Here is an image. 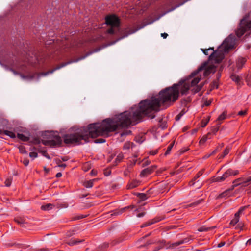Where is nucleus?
I'll list each match as a JSON object with an SVG mask.
<instances>
[{
    "instance_id": "nucleus-3",
    "label": "nucleus",
    "mask_w": 251,
    "mask_h": 251,
    "mask_svg": "<svg viewBox=\"0 0 251 251\" xmlns=\"http://www.w3.org/2000/svg\"><path fill=\"white\" fill-rule=\"evenodd\" d=\"M105 23L110 27L107 30V33L110 35H118L120 30V21L115 15H108L105 17Z\"/></svg>"
},
{
    "instance_id": "nucleus-27",
    "label": "nucleus",
    "mask_w": 251,
    "mask_h": 251,
    "mask_svg": "<svg viewBox=\"0 0 251 251\" xmlns=\"http://www.w3.org/2000/svg\"><path fill=\"white\" fill-rule=\"evenodd\" d=\"M202 201V199L199 200L193 203H192L188 205V207H195L200 204Z\"/></svg>"
},
{
    "instance_id": "nucleus-26",
    "label": "nucleus",
    "mask_w": 251,
    "mask_h": 251,
    "mask_svg": "<svg viewBox=\"0 0 251 251\" xmlns=\"http://www.w3.org/2000/svg\"><path fill=\"white\" fill-rule=\"evenodd\" d=\"M186 111L183 109L181 111L176 117L175 119L176 121H178L180 119L181 117L185 113Z\"/></svg>"
},
{
    "instance_id": "nucleus-31",
    "label": "nucleus",
    "mask_w": 251,
    "mask_h": 251,
    "mask_svg": "<svg viewBox=\"0 0 251 251\" xmlns=\"http://www.w3.org/2000/svg\"><path fill=\"white\" fill-rule=\"evenodd\" d=\"M36 60H37V63L40 65L42 64L45 60V59L44 58H43L42 57H36Z\"/></svg>"
},
{
    "instance_id": "nucleus-8",
    "label": "nucleus",
    "mask_w": 251,
    "mask_h": 251,
    "mask_svg": "<svg viewBox=\"0 0 251 251\" xmlns=\"http://www.w3.org/2000/svg\"><path fill=\"white\" fill-rule=\"evenodd\" d=\"M237 186H238V184L233 185L230 188H229V189L226 190V191H225L224 192H223V193H222L220 195H219V196L217 197V198L218 199L223 198H226L230 196V192L232 191L234 189V188Z\"/></svg>"
},
{
    "instance_id": "nucleus-36",
    "label": "nucleus",
    "mask_w": 251,
    "mask_h": 251,
    "mask_svg": "<svg viewBox=\"0 0 251 251\" xmlns=\"http://www.w3.org/2000/svg\"><path fill=\"white\" fill-rule=\"evenodd\" d=\"M191 100V99L190 97H187L186 98L184 99L182 101V104L184 105V106L186 105V104L189 102Z\"/></svg>"
},
{
    "instance_id": "nucleus-25",
    "label": "nucleus",
    "mask_w": 251,
    "mask_h": 251,
    "mask_svg": "<svg viewBox=\"0 0 251 251\" xmlns=\"http://www.w3.org/2000/svg\"><path fill=\"white\" fill-rule=\"evenodd\" d=\"M231 78L233 81L237 82V83H239L240 82V78L238 75H232L231 76Z\"/></svg>"
},
{
    "instance_id": "nucleus-60",
    "label": "nucleus",
    "mask_w": 251,
    "mask_h": 251,
    "mask_svg": "<svg viewBox=\"0 0 251 251\" xmlns=\"http://www.w3.org/2000/svg\"><path fill=\"white\" fill-rule=\"evenodd\" d=\"M161 36L164 39L166 38L168 36V34L166 33H161Z\"/></svg>"
},
{
    "instance_id": "nucleus-1",
    "label": "nucleus",
    "mask_w": 251,
    "mask_h": 251,
    "mask_svg": "<svg viewBox=\"0 0 251 251\" xmlns=\"http://www.w3.org/2000/svg\"><path fill=\"white\" fill-rule=\"evenodd\" d=\"M152 96L150 99L143 100L138 106L116 115L112 119H105L101 123L91 124L87 128L82 127L65 134L63 137L64 143L79 145L82 140L89 142L90 137L107 136L110 132L135 125L144 116L153 119L155 117L154 113L159 110L160 106L167 105V95Z\"/></svg>"
},
{
    "instance_id": "nucleus-48",
    "label": "nucleus",
    "mask_w": 251,
    "mask_h": 251,
    "mask_svg": "<svg viewBox=\"0 0 251 251\" xmlns=\"http://www.w3.org/2000/svg\"><path fill=\"white\" fill-rule=\"evenodd\" d=\"M246 113H247V110L240 111L238 112V115H239L240 116H244L246 114Z\"/></svg>"
},
{
    "instance_id": "nucleus-39",
    "label": "nucleus",
    "mask_w": 251,
    "mask_h": 251,
    "mask_svg": "<svg viewBox=\"0 0 251 251\" xmlns=\"http://www.w3.org/2000/svg\"><path fill=\"white\" fill-rule=\"evenodd\" d=\"M37 153L36 152L33 151L29 153V156L33 159L36 158L37 157Z\"/></svg>"
},
{
    "instance_id": "nucleus-43",
    "label": "nucleus",
    "mask_w": 251,
    "mask_h": 251,
    "mask_svg": "<svg viewBox=\"0 0 251 251\" xmlns=\"http://www.w3.org/2000/svg\"><path fill=\"white\" fill-rule=\"evenodd\" d=\"M182 244L181 243V240L179 241H178V242H176L174 243H173L171 245V247H176L177 246H179L180 245Z\"/></svg>"
},
{
    "instance_id": "nucleus-21",
    "label": "nucleus",
    "mask_w": 251,
    "mask_h": 251,
    "mask_svg": "<svg viewBox=\"0 0 251 251\" xmlns=\"http://www.w3.org/2000/svg\"><path fill=\"white\" fill-rule=\"evenodd\" d=\"M215 228H216V226H211V227H208L202 226V227L199 228L198 229V230L200 232H203V231H207L211 230L212 229H214Z\"/></svg>"
},
{
    "instance_id": "nucleus-18",
    "label": "nucleus",
    "mask_w": 251,
    "mask_h": 251,
    "mask_svg": "<svg viewBox=\"0 0 251 251\" xmlns=\"http://www.w3.org/2000/svg\"><path fill=\"white\" fill-rule=\"evenodd\" d=\"M96 181V179H92L89 181H86L84 183V186L86 188H91L93 186V183Z\"/></svg>"
},
{
    "instance_id": "nucleus-46",
    "label": "nucleus",
    "mask_w": 251,
    "mask_h": 251,
    "mask_svg": "<svg viewBox=\"0 0 251 251\" xmlns=\"http://www.w3.org/2000/svg\"><path fill=\"white\" fill-rule=\"evenodd\" d=\"M243 180H244L243 178H238V179H236L235 180H234L233 183L237 182L238 183H240L241 182L243 181Z\"/></svg>"
},
{
    "instance_id": "nucleus-52",
    "label": "nucleus",
    "mask_w": 251,
    "mask_h": 251,
    "mask_svg": "<svg viewBox=\"0 0 251 251\" xmlns=\"http://www.w3.org/2000/svg\"><path fill=\"white\" fill-rule=\"evenodd\" d=\"M130 145H133V143H127V144H125V146H124V148L125 149H129L130 147Z\"/></svg>"
},
{
    "instance_id": "nucleus-34",
    "label": "nucleus",
    "mask_w": 251,
    "mask_h": 251,
    "mask_svg": "<svg viewBox=\"0 0 251 251\" xmlns=\"http://www.w3.org/2000/svg\"><path fill=\"white\" fill-rule=\"evenodd\" d=\"M210 120V117H209L207 120L204 121V120H202L201 122V126L202 127H204L207 125V123Z\"/></svg>"
},
{
    "instance_id": "nucleus-54",
    "label": "nucleus",
    "mask_w": 251,
    "mask_h": 251,
    "mask_svg": "<svg viewBox=\"0 0 251 251\" xmlns=\"http://www.w3.org/2000/svg\"><path fill=\"white\" fill-rule=\"evenodd\" d=\"M21 76L22 78H29V79H31L32 78L33 76H25L23 75H21Z\"/></svg>"
},
{
    "instance_id": "nucleus-55",
    "label": "nucleus",
    "mask_w": 251,
    "mask_h": 251,
    "mask_svg": "<svg viewBox=\"0 0 251 251\" xmlns=\"http://www.w3.org/2000/svg\"><path fill=\"white\" fill-rule=\"evenodd\" d=\"M131 133V131H126V132H124L123 133H121V136H124V135H127L129 133Z\"/></svg>"
},
{
    "instance_id": "nucleus-22",
    "label": "nucleus",
    "mask_w": 251,
    "mask_h": 251,
    "mask_svg": "<svg viewBox=\"0 0 251 251\" xmlns=\"http://www.w3.org/2000/svg\"><path fill=\"white\" fill-rule=\"evenodd\" d=\"M137 196L139 198L141 201H145L148 198L147 194L144 193H138Z\"/></svg>"
},
{
    "instance_id": "nucleus-5",
    "label": "nucleus",
    "mask_w": 251,
    "mask_h": 251,
    "mask_svg": "<svg viewBox=\"0 0 251 251\" xmlns=\"http://www.w3.org/2000/svg\"><path fill=\"white\" fill-rule=\"evenodd\" d=\"M48 146L50 147L59 146L62 143V140L57 132L48 131Z\"/></svg>"
},
{
    "instance_id": "nucleus-35",
    "label": "nucleus",
    "mask_w": 251,
    "mask_h": 251,
    "mask_svg": "<svg viewBox=\"0 0 251 251\" xmlns=\"http://www.w3.org/2000/svg\"><path fill=\"white\" fill-rule=\"evenodd\" d=\"M123 212H121V209H116L113 211V213L111 214V215H121Z\"/></svg>"
},
{
    "instance_id": "nucleus-57",
    "label": "nucleus",
    "mask_w": 251,
    "mask_h": 251,
    "mask_svg": "<svg viewBox=\"0 0 251 251\" xmlns=\"http://www.w3.org/2000/svg\"><path fill=\"white\" fill-rule=\"evenodd\" d=\"M129 209V207L126 206L123 208H121V212H124L126 210Z\"/></svg>"
},
{
    "instance_id": "nucleus-42",
    "label": "nucleus",
    "mask_w": 251,
    "mask_h": 251,
    "mask_svg": "<svg viewBox=\"0 0 251 251\" xmlns=\"http://www.w3.org/2000/svg\"><path fill=\"white\" fill-rule=\"evenodd\" d=\"M94 142L96 143H102L105 142V140L104 139L100 138L96 139Z\"/></svg>"
},
{
    "instance_id": "nucleus-23",
    "label": "nucleus",
    "mask_w": 251,
    "mask_h": 251,
    "mask_svg": "<svg viewBox=\"0 0 251 251\" xmlns=\"http://www.w3.org/2000/svg\"><path fill=\"white\" fill-rule=\"evenodd\" d=\"M19 152L22 154H27L25 148L24 146H19L18 147Z\"/></svg>"
},
{
    "instance_id": "nucleus-47",
    "label": "nucleus",
    "mask_w": 251,
    "mask_h": 251,
    "mask_svg": "<svg viewBox=\"0 0 251 251\" xmlns=\"http://www.w3.org/2000/svg\"><path fill=\"white\" fill-rule=\"evenodd\" d=\"M72 62H73V61L68 62L65 63H63V64H62L61 66H59V67H57V68L55 69V70H56V69H59V68H61V67H64V66H65V65H67V64H69V63H72Z\"/></svg>"
},
{
    "instance_id": "nucleus-45",
    "label": "nucleus",
    "mask_w": 251,
    "mask_h": 251,
    "mask_svg": "<svg viewBox=\"0 0 251 251\" xmlns=\"http://www.w3.org/2000/svg\"><path fill=\"white\" fill-rule=\"evenodd\" d=\"M75 234V232L74 231H68L67 232V234H66V236L68 237H70L72 236H73V235Z\"/></svg>"
},
{
    "instance_id": "nucleus-4",
    "label": "nucleus",
    "mask_w": 251,
    "mask_h": 251,
    "mask_svg": "<svg viewBox=\"0 0 251 251\" xmlns=\"http://www.w3.org/2000/svg\"><path fill=\"white\" fill-rule=\"evenodd\" d=\"M251 31V20L249 16H245L240 21L238 28L236 31V34L238 37H241L246 32Z\"/></svg>"
},
{
    "instance_id": "nucleus-12",
    "label": "nucleus",
    "mask_w": 251,
    "mask_h": 251,
    "mask_svg": "<svg viewBox=\"0 0 251 251\" xmlns=\"http://www.w3.org/2000/svg\"><path fill=\"white\" fill-rule=\"evenodd\" d=\"M0 134H4L7 136H8L11 138H16V135L14 132L12 131H10L7 130H4L3 131L0 130Z\"/></svg>"
},
{
    "instance_id": "nucleus-11",
    "label": "nucleus",
    "mask_w": 251,
    "mask_h": 251,
    "mask_svg": "<svg viewBox=\"0 0 251 251\" xmlns=\"http://www.w3.org/2000/svg\"><path fill=\"white\" fill-rule=\"evenodd\" d=\"M161 220V219L159 217H157V218H154L152 220H151L147 222H146L145 223L142 224L141 226V228H144L145 227H146V226H149L151 225H152L153 224H155L160 221Z\"/></svg>"
},
{
    "instance_id": "nucleus-24",
    "label": "nucleus",
    "mask_w": 251,
    "mask_h": 251,
    "mask_svg": "<svg viewBox=\"0 0 251 251\" xmlns=\"http://www.w3.org/2000/svg\"><path fill=\"white\" fill-rule=\"evenodd\" d=\"M175 141H173L172 143H171L167 148V149L165 153V155H167L170 153V151H171L174 145Z\"/></svg>"
},
{
    "instance_id": "nucleus-58",
    "label": "nucleus",
    "mask_w": 251,
    "mask_h": 251,
    "mask_svg": "<svg viewBox=\"0 0 251 251\" xmlns=\"http://www.w3.org/2000/svg\"><path fill=\"white\" fill-rule=\"evenodd\" d=\"M111 172L109 170H105V172H104V175L106 176H109Z\"/></svg>"
},
{
    "instance_id": "nucleus-7",
    "label": "nucleus",
    "mask_w": 251,
    "mask_h": 251,
    "mask_svg": "<svg viewBox=\"0 0 251 251\" xmlns=\"http://www.w3.org/2000/svg\"><path fill=\"white\" fill-rule=\"evenodd\" d=\"M233 174V170L232 169L227 170L221 176H218L212 179L213 182H222L226 180V178L229 176H232Z\"/></svg>"
},
{
    "instance_id": "nucleus-6",
    "label": "nucleus",
    "mask_w": 251,
    "mask_h": 251,
    "mask_svg": "<svg viewBox=\"0 0 251 251\" xmlns=\"http://www.w3.org/2000/svg\"><path fill=\"white\" fill-rule=\"evenodd\" d=\"M17 137L20 139L21 140L25 142H29V143L34 144H39L41 143V140L39 138L37 137H30L28 136H26L23 134L18 133ZM43 144L44 145H47V141L46 140H41Z\"/></svg>"
},
{
    "instance_id": "nucleus-51",
    "label": "nucleus",
    "mask_w": 251,
    "mask_h": 251,
    "mask_svg": "<svg viewBox=\"0 0 251 251\" xmlns=\"http://www.w3.org/2000/svg\"><path fill=\"white\" fill-rule=\"evenodd\" d=\"M245 209V207L241 208L235 214H238V216H240V214L243 212V211Z\"/></svg>"
},
{
    "instance_id": "nucleus-19",
    "label": "nucleus",
    "mask_w": 251,
    "mask_h": 251,
    "mask_svg": "<svg viewBox=\"0 0 251 251\" xmlns=\"http://www.w3.org/2000/svg\"><path fill=\"white\" fill-rule=\"evenodd\" d=\"M226 115L227 113L225 111L221 115H220L216 120L218 123H221L222 121L225 119L226 117Z\"/></svg>"
},
{
    "instance_id": "nucleus-62",
    "label": "nucleus",
    "mask_w": 251,
    "mask_h": 251,
    "mask_svg": "<svg viewBox=\"0 0 251 251\" xmlns=\"http://www.w3.org/2000/svg\"><path fill=\"white\" fill-rule=\"evenodd\" d=\"M144 215H145V213H139L138 214H137V216L138 217L140 218V217H143L144 216Z\"/></svg>"
},
{
    "instance_id": "nucleus-38",
    "label": "nucleus",
    "mask_w": 251,
    "mask_h": 251,
    "mask_svg": "<svg viewBox=\"0 0 251 251\" xmlns=\"http://www.w3.org/2000/svg\"><path fill=\"white\" fill-rule=\"evenodd\" d=\"M109 246L108 243H104L100 246V248H101L102 251H104L105 249L107 248Z\"/></svg>"
},
{
    "instance_id": "nucleus-50",
    "label": "nucleus",
    "mask_w": 251,
    "mask_h": 251,
    "mask_svg": "<svg viewBox=\"0 0 251 251\" xmlns=\"http://www.w3.org/2000/svg\"><path fill=\"white\" fill-rule=\"evenodd\" d=\"M150 163V161H148V160H146L145 161V162H144L142 164V167H145L148 165H149Z\"/></svg>"
},
{
    "instance_id": "nucleus-41",
    "label": "nucleus",
    "mask_w": 251,
    "mask_h": 251,
    "mask_svg": "<svg viewBox=\"0 0 251 251\" xmlns=\"http://www.w3.org/2000/svg\"><path fill=\"white\" fill-rule=\"evenodd\" d=\"M21 161L25 166H27L29 164V160L27 158H24Z\"/></svg>"
},
{
    "instance_id": "nucleus-59",
    "label": "nucleus",
    "mask_w": 251,
    "mask_h": 251,
    "mask_svg": "<svg viewBox=\"0 0 251 251\" xmlns=\"http://www.w3.org/2000/svg\"><path fill=\"white\" fill-rule=\"evenodd\" d=\"M236 229L240 228L241 230L243 229V227L241 224V223H239L237 225V226L236 227Z\"/></svg>"
},
{
    "instance_id": "nucleus-32",
    "label": "nucleus",
    "mask_w": 251,
    "mask_h": 251,
    "mask_svg": "<svg viewBox=\"0 0 251 251\" xmlns=\"http://www.w3.org/2000/svg\"><path fill=\"white\" fill-rule=\"evenodd\" d=\"M210 133H209L207 135L203 136L202 138L200 140L199 143L200 144H203L204 143L206 140L208 139V135L210 134Z\"/></svg>"
},
{
    "instance_id": "nucleus-2",
    "label": "nucleus",
    "mask_w": 251,
    "mask_h": 251,
    "mask_svg": "<svg viewBox=\"0 0 251 251\" xmlns=\"http://www.w3.org/2000/svg\"><path fill=\"white\" fill-rule=\"evenodd\" d=\"M235 40L231 36L226 38L216 51L209 56L208 62L204 63L198 70L194 72L185 78L181 79L177 83L168 87L161 90L158 94H185V93H196L199 92L202 86L198 85L201 79L200 75L204 71V76H207L216 71V66L213 63L218 64L222 61L225 55L235 48ZM203 53L208 55V51L214 50V48L208 49H201Z\"/></svg>"
},
{
    "instance_id": "nucleus-61",
    "label": "nucleus",
    "mask_w": 251,
    "mask_h": 251,
    "mask_svg": "<svg viewBox=\"0 0 251 251\" xmlns=\"http://www.w3.org/2000/svg\"><path fill=\"white\" fill-rule=\"evenodd\" d=\"M158 152V151L157 150H155V151H151V155H155L156 154H157Z\"/></svg>"
},
{
    "instance_id": "nucleus-10",
    "label": "nucleus",
    "mask_w": 251,
    "mask_h": 251,
    "mask_svg": "<svg viewBox=\"0 0 251 251\" xmlns=\"http://www.w3.org/2000/svg\"><path fill=\"white\" fill-rule=\"evenodd\" d=\"M156 168L155 166H151L149 168H147L143 170L140 174L141 176H145L147 175H150L153 171L154 169Z\"/></svg>"
},
{
    "instance_id": "nucleus-49",
    "label": "nucleus",
    "mask_w": 251,
    "mask_h": 251,
    "mask_svg": "<svg viewBox=\"0 0 251 251\" xmlns=\"http://www.w3.org/2000/svg\"><path fill=\"white\" fill-rule=\"evenodd\" d=\"M150 235H151V233H149V234H148L146 235L145 236H144V237H142V238H141V239L138 241V242H142V241H143V240H144L146 238H147V237H149Z\"/></svg>"
},
{
    "instance_id": "nucleus-33",
    "label": "nucleus",
    "mask_w": 251,
    "mask_h": 251,
    "mask_svg": "<svg viewBox=\"0 0 251 251\" xmlns=\"http://www.w3.org/2000/svg\"><path fill=\"white\" fill-rule=\"evenodd\" d=\"M153 243L151 242V241H148L145 244L141 245L139 246V248H147V247L152 244Z\"/></svg>"
},
{
    "instance_id": "nucleus-63",
    "label": "nucleus",
    "mask_w": 251,
    "mask_h": 251,
    "mask_svg": "<svg viewBox=\"0 0 251 251\" xmlns=\"http://www.w3.org/2000/svg\"><path fill=\"white\" fill-rule=\"evenodd\" d=\"M41 209L43 210H46L47 209V205H44L41 206Z\"/></svg>"
},
{
    "instance_id": "nucleus-40",
    "label": "nucleus",
    "mask_w": 251,
    "mask_h": 251,
    "mask_svg": "<svg viewBox=\"0 0 251 251\" xmlns=\"http://www.w3.org/2000/svg\"><path fill=\"white\" fill-rule=\"evenodd\" d=\"M203 170H201L199 171L198 174L196 175V176L194 178V180H196L197 178H198L199 177H200L203 174Z\"/></svg>"
},
{
    "instance_id": "nucleus-29",
    "label": "nucleus",
    "mask_w": 251,
    "mask_h": 251,
    "mask_svg": "<svg viewBox=\"0 0 251 251\" xmlns=\"http://www.w3.org/2000/svg\"><path fill=\"white\" fill-rule=\"evenodd\" d=\"M123 158H124L123 154L122 153H119L117 155V158L115 159V163H116L115 165L117 164V163H118V162H120L122 160V159Z\"/></svg>"
},
{
    "instance_id": "nucleus-37",
    "label": "nucleus",
    "mask_w": 251,
    "mask_h": 251,
    "mask_svg": "<svg viewBox=\"0 0 251 251\" xmlns=\"http://www.w3.org/2000/svg\"><path fill=\"white\" fill-rule=\"evenodd\" d=\"M12 182V179L11 178H7L5 181V185L7 187H9Z\"/></svg>"
},
{
    "instance_id": "nucleus-64",
    "label": "nucleus",
    "mask_w": 251,
    "mask_h": 251,
    "mask_svg": "<svg viewBox=\"0 0 251 251\" xmlns=\"http://www.w3.org/2000/svg\"><path fill=\"white\" fill-rule=\"evenodd\" d=\"M61 176H62V174L60 172L57 173L56 175V177H58V178L61 177Z\"/></svg>"
},
{
    "instance_id": "nucleus-17",
    "label": "nucleus",
    "mask_w": 251,
    "mask_h": 251,
    "mask_svg": "<svg viewBox=\"0 0 251 251\" xmlns=\"http://www.w3.org/2000/svg\"><path fill=\"white\" fill-rule=\"evenodd\" d=\"M15 221L19 225L23 226L26 223L25 220L22 217H17L15 219Z\"/></svg>"
},
{
    "instance_id": "nucleus-20",
    "label": "nucleus",
    "mask_w": 251,
    "mask_h": 251,
    "mask_svg": "<svg viewBox=\"0 0 251 251\" xmlns=\"http://www.w3.org/2000/svg\"><path fill=\"white\" fill-rule=\"evenodd\" d=\"M212 100H213V99H210V100H208L207 99L203 98H202L203 104H202V106H208L210 105V104L211 103Z\"/></svg>"
},
{
    "instance_id": "nucleus-56",
    "label": "nucleus",
    "mask_w": 251,
    "mask_h": 251,
    "mask_svg": "<svg viewBox=\"0 0 251 251\" xmlns=\"http://www.w3.org/2000/svg\"><path fill=\"white\" fill-rule=\"evenodd\" d=\"M225 245V242H222L220 243L218 245V248H221V247L224 246Z\"/></svg>"
},
{
    "instance_id": "nucleus-30",
    "label": "nucleus",
    "mask_w": 251,
    "mask_h": 251,
    "mask_svg": "<svg viewBox=\"0 0 251 251\" xmlns=\"http://www.w3.org/2000/svg\"><path fill=\"white\" fill-rule=\"evenodd\" d=\"M221 124V123H217V126H214L211 129V132L212 133L215 134L219 130V127L220 125Z\"/></svg>"
},
{
    "instance_id": "nucleus-14",
    "label": "nucleus",
    "mask_w": 251,
    "mask_h": 251,
    "mask_svg": "<svg viewBox=\"0 0 251 251\" xmlns=\"http://www.w3.org/2000/svg\"><path fill=\"white\" fill-rule=\"evenodd\" d=\"M84 241V239L83 240H79V239H71L70 240H69L67 244L70 246H74L75 245H76L79 243H81Z\"/></svg>"
},
{
    "instance_id": "nucleus-28",
    "label": "nucleus",
    "mask_w": 251,
    "mask_h": 251,
    "mask_svg": "<svg viewBox=\"0 0 251 251\" xmlns=\"http://www.w3.org/2000/svg\"><path fill=\"white\" fill-rule=\"evenodd\" d=\"M230 151V148H226V149L225 150L223 154L221 155L219 157L220 159L224 158L225 156L228 154Z\"/></svg>"
},
{
    "instance_id": "nucleus-13",
    "label": "nucleus",
    "mask_w": 251,
    "mask_h": 251,
    "mask_svg": "<svg viewBox=\"0 0 251 251\" xmlns=\"http://www.w3.org/2000/svg\"><path fill=\"white\" fill-rule=\"evenodd\" d=\"M249 184H251V176H249L246 179L244 178V180L243 181L237 184L238 186L241 185L242 187H246Z\"/></svg>"
},
{
    "instance_id": "nucleus-44",
    "label": "nucleus",
    "mask_w": 251,
    "mask_h": 251,
    "mask_svg": "<svg viewBox=\"0 0 251 251\" xmlns=\"http://www.w3.org/2000/svg\"><path fill=\"white\" fill-rule=\"evenodd\" d=\"M190 239L189 238H186L183 240H181V242L182 244L184 243H187L189 242L190 241Z\"/></svg>"
},
{
    "instance_id": "nucleus-53",
    "label": "nucleus",
    "mask_w": 251,
    "mask_h": 251,
    "mask_svg": "<svg viewBox=\"0 0 251 251\" xmlns=\"http://www.w3.org/2000/svg\"><path fill=\"white\" fill-rule=\"evenodd\" d=\"M18 246H19V247L23 248L25 249L26 247H27V246H26L25 244H17Z\"/></svg>"
},
{
    "instance_id": "nucleus-16",
    "label": "nucleus",
    "mask_w": 251,
    "mask_h": 251,
    "mask_svg": "<svg viewBox=\"0 0 251 251\" xmlns=\"http://www.w3.org/2000/svg\"><path fill=\"white\" fill-rule=\"evenodd\" d=\"M240 216L238 214H235L234 218L231 221L230 224L234 226L239 221Z\"/></svg>"
},
{
    "instance_id": "nucleus-15",
    "label": "nucleus",
    "mask_w": 251,
    "mask_h": 251,
    "mask_svg": "<svg viewBox=\"0 0 251 251\" xmlns=\"http://www.w3.org/2000/svg\"><path fill=\"white\" fill-rule=\"evenodd\" d=\"M139 182L136 180H133L128 185V189H133L139 185Z\"/></svg>"
},
{
    "instance_id": "nucleus-9",
    "label": "nucleus",
    "mask_w": 251,
    "mask_h": 251,
    "mask_svg": "<svg viewBox=\"0 0 251 251\" xmlns=\"http://www.w3.org/2000/svg\"><path fill=\"white\" fill-rule=\"evenodd\" d=\"M247 59L246 58L242 57H238L236 61V67L237 69L240 70L242 69Z\"/></svg>"
}]
</instances>
